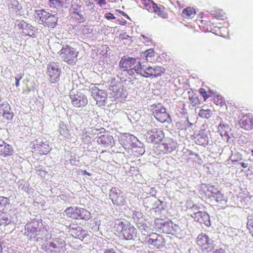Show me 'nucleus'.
Masks as SVG:
<instances>
[{
	"label": "nucleus",
	"mask_w": 253,
	"mask_h": 253,
	"mask_svg": "<svg viewBox=\"0 0 253 253\" xmlns=\"http://www.w3.org/2000/svg\"><path fill=\"white\" fill-rule=\"evenodd\" d=\"M119 66L124 71H126L128 75L132 76L136 73L140 74L142 65L137 62L136 59L132 57H123L121 58Z\"/></svg>",
	"instance_id": "7ed1b4c3"
},
{
	"label": "nucleus",
	"mask_w": 253,
	"mask_h": 253,
	"mask_svg": "<svg viewBox=\"0 0 253 253\" xmlns=\"http://www.w3.org/2000/svg\"><path fill=\"white\" fill-rule=\"evenodd\" d=\"M143 54L146 57V60L149 61L152 59V57L154 56V50L153 48H150L144 51Z\"/></svg>",
	"instance_id": "4c0bfd02"
},
{
	"label": "nucleus",
	"mask_w": 253,
	"mask_h": 253,
	"mask_svg": "<svg viewBox=\"0 0 253 253\" xmlns=\"http://www.w3.org/2000/svg\"><path fill=\"white\" fill-rule=\"evenodd\" d=\"M213 101L216 105L219 106H223L225 103V100L220 95L215 96L213 98Z\"/></svg>",
	"instance_id": "58836bf2"
},
{
	"label": "nucleus",
	"mask_w": 253,
	"mask_h": 253,
	"mask_svg": "<svg viewBox=\"0 0 253 253\" xmlns=\"http://www.w3.org/2000/svg\"><path fill=\"white\" fill-rule=\"evenodd\" d=\"M57 17L55 15L49 14L46 23L52 26L57 21Z\"/></svg>",
	"instance_id": "79ce46f5"
},
{
	"label": "nucleus",
	"mask_w": 253,
	"mask_h": 253,
	"mask_svg": "<svg viewBox=\"0 0 253 253\" xmlns=\"http://www.w3.org/2000/svg\"><path fill=\"white\" fill-rule=\"evenodd\" d=\"M50 13L43 9L36 10L35 13V18L40 24L47 22Z\"/></svg>",
	"instance_id": "412c9836"
},
{
	"label": "nucleus",
	"mask_w": 253,
	"mask_h": 253,
	"mask_svg": "<svg viewBox=\"0 0 253 253\" xmlns=\"http://www.w3.org/2000/svg\"><path fill=\"white\" fill-rule=\"evenodd\" d=\"M230 159L232 162H237L242 160V155L239 152H235L232 154Z\"/></svg>",
	"instance_id": "ea45409f"
},
{
	"label": "nucleus",
	"mask_w": 253,
	"mask_h": 253,
	"mask_svg": "<svg viewBox=\"0 0 253 253\" xmlns=\"http://www.w3.org/2000/svg\"><path fill=\"white\" fill-rule=\"evenodd\" d=\"M18 26L22 30L21 32L25 36H28L31 37H35V32L36 28L32 25L27 24L24 21H21L18 24Z\"/></svg>",
	"instance_id": "f3484780"
},
{
	"label": "nucleus",
	"mask_w": 253,
	"mask_h": 253,
	"mask_svg": "<svg viewBox=\"0 0 253 253\" xmlns=\"http://www.w3.org/2000/svg\"><path fill=\"white\" fill-rule=\"evenodd\" d=\"M114 230L119 237L126 240H133L137 235L136 228L127 221L116 223L114 225Z\"/></svg>",
	"instance_id": "f257e3e1"
},
{
	"label": "nucleus",
	"mask_w": 253,
	"mask_h": 253,
	"mask_svg": "<svg viewBox=\"0 0 253 253\" xmlns=\"http://www.w3.org/2000/svg\"><path fill=\"white\" fill-rule=\"evenodd\" d=\"M84 137H87V135H86V134H85V135H84V134H83V135H82L83 139H84Z\"/></svg>",
	"instance_id": "e2e57ef3"
},
{
	"label": "nucleus",
	"mask_w": 253,
	"mask_h": 253,
	"mask_svg": "<svg viewBox=\"0 0 253 253\" xmlns=\"http://www.w3.org/2000/svg\"><path fill=\"white\" fill-rule=\"evenodd\" d=\"M240 164L241 167L243 168H247L249 166L248 164L245 162H242L240 163Z\"/></svg>",
	"instance_id": "5fc2aeb1"
},
{
	"label": "nucleus",
	"mask_w": 253,
	"mask_h": 253,
	"mask_svg": "<svg viewBox=\"0 0 253 253\" xmlns=\"http://www.w3.org/2000/svg\"><path fill=\"white\" fill-rule=\"evenodd\" d=\"M202 214V218L200 219L199 223L204 224L207 226L209 227L211 225L210 217L208 213L206 211H203V213H201Z\"/></svg>",
	"instance_id": "7c9ffc66"
},
{
	"label": "nucleus",
	"mask_w": 253,
	"mask_h": 253,
	"mask_svg": "<svg viewBox=\"0 0 253 253\" xmlns=\"http://www.w3.org/2000/svg\"><path fill=\"white\" fill-rule=\"evenodd\" d=\"M105 17L108 20L115 19L116 18L114 15L110 12L106 13L105 14Z\"/></svg>",
	"instance_id": "a18cd8bd"
},
{
	"label": "nucleus",
	"mask_w": 253,
	"mask_h": 253,
	"mask_svg": "<svg viewBox=\"0 0 253 253\" xmlns=\"http://www.w3.org/2000/svg\"><path fill=\"white\" fill-rule=\"evenodd\" d=\"M212 14L213 17L217 19L223 20L227 18L225 13L221 9H217L213 11Z\"/></svg>",
	"instance_id": "2f4dec72"
},
{
	"label": "nucleus",
	"mask_w": 253,
	"mask_h": 253,
	"mask_svg": "<svg viewBox=\"0 0 253 253\" xmlns=\"http://www.w3.org/2000/svg\"><path fill=\"white\" fill-rule=\"evenodd\" d=\"M24 76L23 74L20 73L19 74H17L15 77V79L21 80Z\"/></svg>",
	"instance_id": "603ef678"
},
{
	"label": "nucleus",
	"mask_w": 253,
	"mask_h": 253,
	"mask_svg": "<svg viewBox=\"0 0 253 253\" xmlns=\"http://www.w3.org/2000/svg\"><path fill=\"white\" fill-rule=\"evenodd\" d=\"M95 1H97V0H95ZM97 2L100 6L105 5L106 3L105 0H98Z\"/></svg>",
	"instance_id": "864d4df0"
},
{
	"label": "nucleus",
	"mask_w": 253,
	"mask_h": 253,
	"mask_svg": "<svg viewBox=\"0 0 253 253\" xmlns=\"http://www.w3.org/2000/svg\"><path fill=\"white\" fill-rule=\"evenodd\" d=\"M203 213L202 211H198L197 212H194L193 214H191V217L193 218L195 221L199 222L200 219L202 218V214H200Z\"/></svg>",
	"instance_id": "37998d69"
},
{
	"label": "nucleus",
	"mask_w": 253,
	"mask_h": 253,
	"mask_svg": "<svg viewBox=\"0 0 253 253\" xmlns=\"http://www.w3.org/2000/svg\"><path fill=\"white\" fill-rule=\"evenodd\" d=\"M197 21L199 23V26L204 29L207 31L211 30V22L203 13L200 15Z\"/></svg>",
	"instance_id": "a211bd4d"
},
{
	"label": "nucleus",
	"mask_w": 253,
	"mask_h": 253,
	"mask_svg": "<svg viewBox=\"0 0 253 253\" xmlns=\"http://www.w3.org/2000/svg\"><path fill=\"white\" fill-rule=\"evenodd\" d=\"M116 11L120 14L126 17L128 19H130L129 17L123 11L119 9L116 10Z\"/></svg>",
	"instance_id": "de8ad7c7"
},
{
	"label": "nucleus",
	"mask_w": 253,
	"mask_h": 253,
	"mask_svg": "<svg viewBox=\"0 0 253 253\" xmlns=\"http://www.w3.org/2000/svg\"><path fill=\"white\" fill-rule=\"evenodd\" d=\"M199 116L203 118L209 119L212 115V112L210 109H201L199 113Z\"/></svg>",
	"instance_id": "72a5a7b5"
},
{
	"label": "nucleus",
	"mask_w": 253,
	"mask_h": 253,
	"mask_svg": "<svg viewBox=\"0 0 253 253\" xmlns=\"http://www.w3.org/2000/svg\"><path fill=\"white\" fill-rule=\"evenodd\" d=\"M153 227L158 232L172 235H176L179 229V226L170 220L161 218L155 219Z\"/></svg>",
	"instance_id": "f03ea898"
},
{
	"label": "nucleus",
	"mask_w": 253,
	"mask_h": 253,
	"mask_svg": "<svg viewBox=\"0 0 253 253\" xmlns=\"http://www.w3.org/2000/svg\"><path fill=\"white\" fill-rule=\"evenodd\" d=\"M47 74L50 81L54 83L57 81L61 73L59 66L56 63H50L47 66Z\"/></svg>",
	"instance_id": "2eb2a0df"
},
{
	"label": "nucleus",
	"mask_w": 253,
	"mask_h": 253,
	"mask_svg": "<svg viewBox=\"0 0 253 253\" xmlns=\"http://www.w3.org/2000/svg\"><path fill=\"white\" fill-rule=\"evenodd\" d=\"M189 99L190 103L193 107H196L200 103V100L196 94H191L189 96Z\"/></svg>",
	"instance_id": "f704fd0d"
},
{
	"label": "nucleus",
	"mask_w": 253,
	"mask_h": 253,
	"mask_svg": "<svg viewBox=\"0 0 253 253\" xmlns=\"http://www.w3.org/2000/svg\"><path fill=\"white\" fill-rule=\"evenodd\" d=\"M79 208L77 207H71L68 208L65 210V212L68 216L77 219L79 215Z\"/></svg>",
	"instance_id": "a878e982"
},
{
	"label": "nucleus",
	"mask_w": 253,
	"mask_h": 253,
	"mask_svg": "<svg viewBox=\"0 0 253 253\" xmlns=\"http://www.w3.org/2000/svg\"><path fill=\"white\" fill-rule=\"evenodd\" d=\"M165 72L166 69L163 66L147 67L142 65L139 74L145 78H157L162 76Z\"/></svg>",
	"instance_id": "20e7f679"
},
{
	"label": "nucleus",
	"mask_w": 253,
	"mask_h": 253,
	"mask_svg": "<svg viewBox=\"0 0 253 253\" xmlns=\"http://www.w3.org/2000/svg\"><path fill=\"white\" fill-rule=\"evenodd\" d=\"M10 222V220L5 214H0V224L6 225Z\"/></svg>",
	"instance_id": "a19ab883"
},
{
	"label": "nucleus",
	"mask_w": 253,
	"mask_h": 253,
	"mask_svg": "<svg viewBox=\"0 0 253 253\" xmlns=\"http://www.w3.org/2000/svg\"><path fill=\"white\" fill-rule=\"evenodd\" d=\"M196 14V10L193 7L188 6L184 8L182 12L181 16L184 19H192Z\"/></svg>",
	"instance_id": "5701e85b"
},
{
	"label": "nucleus",
	"mask_w": 253,
	"mask_h": 253,
	"mask_svg": "<svg viewBox=\"0 0 253 253\" xmlns=\"http://www.w3.org/2000/svg\"><path fill=\"white\" fill-rule=\"evenodd\" d=\"M53 4L62 5L63 1L62 0H49Z\"/></svg>",
	"instance_id": "49530a36"
},
{
	"label": "nucleus",
	"mask_w": 253,
	"mask_h": 253,
	"mask_svg": "<svg viewBox=\"0 0 253 253\" xmlns=\"http://www.w3.org/2000/svg\"><path fill=\"white\" fill-rule=\"evenodd\" d=\"M213 253H226L224 250L222 249H219L215 250Z\"/></svg>",
	"instance_id": "3c124183"
},
{
	"label": "nucleus",
	"mask_w": 253,
	"mask_h": 253,
	"mask_svg": "<svg viewBox=\"0 0 253 253\" xmlns=\"http://www.w3.org/2000/svg\"><path fill=\"white\" fill-rule=\"evenodd\" d=\"M152 113L158 121L165 123L168 121L169 116L163 105L158 104L152 106Z\"/></svg>",
	"instance_id": "423d86ee"
},
{
	"label": "nucleus",
	"mask_w": 253,
	"mask_h": 253,
	"mask_svg": "<svg viewBox=\"0 0 253 253\" xmlns=\"http://www.w3.org/2000/svg\"><path fill=\"white\" fill-rule=\"evenodd\" d=\"M207 189L208 193L206 194V196L211 200H212V198L219 192V190L213 185H209Z\"/></svg>",
	"instance_id": "cd10ccee"
},
{
	"label": "nucleus",
	"mask_w": 253,
	"mask_h": 253,
	"mask_svg": "<svg viewBox=\"0 0 253 253\" xmlns=\"http://www.w3.org/2000/svg\"><path fill=\"white\" fill-rule=\"evenodd\" d=\"M247 228L249 230L250 234L253 237V220H249L247 223Z\"/></svg>",
	"instance_id": "c03bdc74"
},
{
	"label": "nucleus",
	"mask_w": 253,
	"mask_h": 253,
	"mask_svg": "<svg viewBox=\"0 0 253 253\" xmlns=\"http://www.w3.org/2000/svg\"><path fill=\"white\" fill-rule=\"evenodd\" d=\"M40 232L39 222L38 220H34L27 223L25 226L24 234L31 239L35 238Z\"/></svg>",
	"instance_id": "9d476101"
},
{
	"label": "nucleus",
	"mask_w": 253,
	"mask_h": 253,
	"mask_svg": "<svg viewBox=\"0 0 253 253\" xmlns=\"http://www.w3.org/2000/svg\"><path fill=\"white\" fill-rule=\"evenodd\" d=\"M251 152H252V155L253 156V150H252L251 151Z\"/></svg>",
	"instance_id": "774afa93"
},
{
	"label": "nucleus",
	"mask_w": 253,
	"mask_h": 253,
	"mask_svg": "<svg viewBox=\"0 0 253 253\" xmlns=\"http://www.w3.org/2000/svg\"><path fill=\"white\" fill-rule=\"evenodd\" d=\"M16 82H15V85L16 86H18L19 85V80L15 79Z\"/></svg>",
	"instance_id": "13d9d810"
},
{
	"label": "nucleus",
	"mask_w": 253,
	"mask_h": 253,
	"mask_svg": "<svg viewBox=\"0 0 253 253\" xmlns=\"http://www.w3.org/2000/svg\"><path fill=\"white\" fill-rule=\"evenodd\" d=\"M0 114L9 120H11L13 117V114L11 111L10 106L7 103L0 104Z\"/></svg>",
	"instance_id": "6ab92c4d"
},
{
	"label": "nucleus",
	"mask_w": 253,
	"mask_h": 253,
	"mask_svg": "<svg viewBox=\"0 0 253 253\" xmlns=\"http://www.w3.org/2000/svg\"><path fill=\"white\" fill-rule=\"evenodd\" d=\"M195 142L199 145H206L208 143V137L204 130H202L194 137Z\"/></svg>",
	"instance_id": "aec40b11"
},
{
	"label": "nucleus",
	"mask_w": 253,
	"mask_h": 253,
	"mask_svg": "<svg viewBox=\"0 0 253 253\" xmlns=\"http://www.w3.org/2000/svg\"><path fill=\"white\" fill-rule=\"evenodd\" d=\"M148 243L159 249L165 245V239L162 236L152 233L146 238Z\"/></svg>",
	"instance_id": "ddd939ff"
},
{
	"label": "nucleus",
	"mask_w": 253,
	"mask_h": 253,
	"mask_svg": "<svg viewBox=\"0 0 253 253\" xmlns=\"http://www.w3.org/2000/svg\"><path fill=\"white\" fill-rule=\"evenodd\" d=\"M147 140L153 143H158L164 138L163 131L158 128H154L147 132Z\"/></svg>",
	"instance_id": "4468645a"
},
{
	"label": "nucleus",
	"mask_w": 253,
	"mask_h": 253,
	"mask_svg": "<svg viewBox=\"0 0 253 253\" xmlns=\"http://www.w3.org/2000/svg\"><path fill=\"white\" fill-rule=\"evenodd\" d=\"M141 3L144 8L151 12L156 3L151 0H141Z\"/></svg>",
	"instance_id": "c756f323"
},
{
	"label": "nucleus",
	"mask_w": 253,
	"mask_h": 253,
	"mask_svg": "<svg viewBox=\"0 0 253 253\" xmlns=\"http://www.w3.org/2000/svg\"><path fill=\"white\" fill-rule=\"evenodd\" d=\"M213 199H214L217 203L222 204L226 202V199L223 194H222L220 191L214 196L213 198H212V200Z\"/></svg>",
	"instance_id": "e433bc0d"
},
{
	"label": "nucleus",
	"mask_w": 253,
	"mask_h": 253,
	"mask_svg": "<svg viewBox=\"0 0 253 253\" xmlns=\"http://www.w3.org/2000/svg\"><path fill=\"white\" fill-rule=\"evenodd\" d=\"M109 198L114 205L117 206H123L126 203V197L123 192L116 187L111 189L109 193Z\"/></svg>",
	"instance_id": "39448f33"
},
{
	"label": "nucleus",
	"mask_w": 253,
	"mask_h": 253,
	"mask_svg": "<svg viewBox=\"0 0 253 253\" xmlns=\"http://www.w3.org/2000/svg\"><path fill=\"white\" fill-rule=\"evenodd\" d=\"M70 97L72 104L76 108H83L88 103V100L86 96L80 92H77L76 94H70Z\"/></svg>",
	"instance_id": "1a4fd4ad"
},
{
	"label": "nucleus",
	"mask_w": 253,
	"mask_h": 253,
	"mask_svg": "<svg viewBox=\"0 0 253 253\" xmlns=\"http://www.w3.org/2000/svg\"><path fill=\"white\" fill-rule=\"evenodd\" d=\"M192 209H194V210H198L200 209L199 207L196 205L193 206Z\"/></svg>",
	"instance_id": "4d7b16f0"
},
{
	"label": "nucleus",
	"mask_w": 253,
	"mask_h": 253,
	"mask_svg": "<svg viewBox=\"0 0 253 253\" xmlns=\"http://www.w3.org/2000/svg\"><path fill=\"white\" fill-rule=\"evenodd\" d=\"M37 147L39 146L40 148H42L43 145H45L46 147H45V149H40V151L42 152L43 154H46L49 152L50 150V148L49 147L48 142L45 139L39 138L35 141V144Z\"/></svg>",
	"instance_id": "b1692460"
},
{
	"label": "nucleus",
	"mask_w": 253,
	"mask_h": 253,
	"mask_svg": "<svg viewBox=\"0 0 253 253\" xmlns=\"http://www.w3.org/2000/svg\"><path fill=\"white\" fill-rule=\"evenodd\" d=\"M63 49V47H62V48H61V50H60V52L61 53V54H62V53H63V52H62Z\"/></svg>",
	"instance_id": "0e129e2a"
},
{
	"label": "nucleus",
	"mask_w": 253,
	"mask_h": 253,
	"mask_svg": "<svg viewBox=\"0 0 253 253\" xmlns=\"http://www.w3.org/2000/svg\"><path fill=\"white\" fill-rule=\"evenodd\" d=\"M82 173L84 175H87L88 176H90L91 174L86 171L85 170H82Z\"/></svg>",
	"instance_id": "6e6d98bb"
},
{
	"label": "nucleus",
	"mask_w": 253,
	"mask_h": 253,
	"mask_svg": "<svg viewBox=\"0 0 253 253\" xmlns=\"http://www.w3.org/2000/svg\"><path fill=\"white\" fill-rule=\"evenodd\" d=\"M4 207V206H2V204L0 202V211L3 210Z\"/></svg>",
	"instance_id": "bf43d9fd"
},
{
	"label": "nucleus",
	"mask_w": 253,
	"mask_h": 253,
	"mask_svg": "<svg viewBox=\"0 0 253 253\" xmlns=\"http://www.w3.org/2000/svg\"><path fill=\"white\" fill-rule=\"evenodd\" d=\"M126 21H124V23H122V25H125L126 24Z\"/></svg>",
	"instance_id": "69168bd1"
},
{
	"label": "nucleus",
	"mask_w": 253,
	"mask_h": 253,
	"mask_svg": "<svg viewBox=\"0 0 253 253\" xmlns=\"http://www.w3.org/2000/svg\"><path fill=\"white\" fill-rule=\"evenodd\" d=\"M13 150L12 147L8 144L2 141H0V155L6 156L12 155Z\"/></svg>",
	"instance_id": "4be33fe9"
},
{
	"label": "nucleus",
	"mask_w": 253,
	"mask_h": 253,
	"mask_svg": "<svg viewBox=\"0 0 253 253\" xmlns=\"http://www.w3.org/2000/svg\"><path fill=\"white\" fill-rule=\"evenodd\" d=\"M95 99L97 101L98 100V99H99L98 97L97 96H96Z\"/></svg>",
	"instance_id": "338daca9"
},
{
	"label": "nucleus",
	"mask_w": 253,
	"mask_h": 253,
	"mask_svg": "<svg viewBox=\"0 0 253 253\" xmlns=\"http://www.w3.org/2000/svg\"><path fill=\"white\" fill-rule=\"evenodd\" d=\"M164 9L165 8L164 6H163V7L158 6L157 4L156 3L155 5L153 8L151 12H154L159 17L162 18L166 19L168 17V14L165 11Z\"/></svg>",
	"instance_id": "393cba45"
},
{
	"label": "nucleus",
	"mask_w": 253,
	"mask_h": 253,
	"mask_svg": "<svg viewBox=\"0 0 253 253\" xmlns=\"http://www.w3.org/2000/svg\"><path fill=\"white\" fill-rule=\"evenodd\" d=\"M38 174L40 175L41 176L44 177L46 174V172L43 170L39 169L38 170Z\"/></svg>",
	"instance_id": "8fccbe9b"
},
{
	"label": "nucleus",
	"mask_w": 253,
	"mask_h": 253,
	"mask_svg": "<svg viewBox=\"0 0 253 253\" xmlns=\"http://www.w3.org/2000/svg\"><path fill=\"white\" fill-rule=\"evenodd\" d=\"M78 212V219L87 220L91 217L90 212L85 209L79 208Z\"/></svg>",
	"instance_id": "bb28decb"
},
{
	"label": "nucleus",
	"mask_w": 253,
	"mask_h": 253,
	"mask_svg": "<svg viewBox=\"0 0 253 253\" xmlns=\"http://www.w3.org/2000/svg\"><path fill=\"white\" fill-rule=\"evenodd\" d=\"M68 229L70 235L81 240H83L87 235V232L77 224H71L68 226Z\"/></svg>",
	"instance_id": "6e6552de"
},
{
	"label": "nucleus",
	"mask_w": 253,
	"mask_h": 253,
	"mask_svg": "<svg viewBox=\"0 0 253 253\" xmlns=\"http://www.w3.org/2000/svg\"><path fill=\"white\" fill-rule=\"evenodd\" d=\"M112 139V137L111 136L103 134L98 138L97 142L99 144L107 146L111 143Z\"/></svg>",
	"instance_id": "c85d7f7f"
},
{
	"label": "nucleus",
	"mask_w": 253,
	"mask_h": 253,
	"mask_svg": "<svg viewBox=\"0 0 253 253\" xmlns=\"http://www.w3.org/2000/svg\"><path fill=\"white\" fill-rule=\"evenodd\" d=\"M238 122L240 127L244 129L251 130L253 129V116L252 114L242 115Z\"/></svg>",
	"instance_id": "9b49d317"
},
{
	"label": "nucleus",
	"mask_w": 253,
	"mask_h": 253,
	"mask_svg": "<svg viewBox=\"0 0 253 253\" xmlns=\"http://www.w3.org/2000/svg\"><path fill=\"white\" fill-rule=\"evenodd\" d=\"M197 242L203 251L208 250L212 248V242L205 234H200L198 236Z\"/></svg>",
	"instance_id": "dca6fc26"
},
{
	"label": "nucleus",
	"mask_w": 253,
	"mask_h": 253,
	"mask_svg": "<svg viewBox=\"0 0 253 253\" xmlns=\"http://www.w3.org/2000/svg\"><path fill=\"white\" fill-rule=\"evenodd\" d=\"M78 53L74 48L67 46L64 48V61L70 65L75 64Z\"/></svg>",
	"instance_id": "f8f14e48"
},
{
	"label": "nucleus",
	"mask_w": 253,
	"mask_h": 253,
	"mask_svg": "<svg viewBox=\"0 0 253 253\" xmlns=\"http://www.w3.org/2000/svg\"><path fill=\"white\" fill-rule=\"evenodd\" d=\"M45 147H46V146H45V145H43L42 147V148H41V149H45Z\"/></svg>",
	"instance_id": "680f3d73"
},
{
	"label": "nucleus",
	"mask_w": 253,
	"mask_h": 253,
	"mask_svg": "<svg viewBox=\"0 0 253 253\" xmlns=\"http://www.w3.org/2000/svg\"><path fill=\"white\" fill-rule=\"evenodd\" d=\"M229 130V126L227 124H220L218 126V131L222 136L228 135Z\"/></svg>",
	"instance_id": "473e14b6"
},
{
	"label": "nucleus",
	"mask_w": 253,
	"mask_h": 253,
	"mask_svg": "<svg viewBox=\"0 0 253 253\" xmlns=\"http://www.w3.org/2000/svg\"><path fill=\"white\" fill-rule=\"evenodd\" d=\"M3 248L2 247L1 242L0 241V253L2 252Z\"/></svg>",
	"instance_id": "052dcab7"
},
{
	"label": "nucleus",
	"mask_w": 253,
	"mask_h": 253,
	"mask_svg": "<svg viewBox=\"0 0 253 253\" xmlns=\"http://www.w3.org/2000/svg\"><path fill=\"white\" fill-rule=\"evenodd\" d=\"M104 253H116L113 249H108L104 251Z\"/></svg>",
	"instance_id": "09e8293b"
},
{
	"label": "nucleus",
	"mask_w": 253,
	"mask_h": 253,
	"mask_svg": "<svg viewBox=\"0 0 253 253\" xmlns=\"http://www.w3.org/2000/svg\"><path fill=\"white\" fill-rule=\"evenodd\" d=\"M199 92L200 94L203 97L205 101L214 94L212 90H209V92H207L206 89L203 88H201L199 89Z\"/></svg>",
	"instance_id": "c9c22d12"
},
{
	"label": "nucleus",
	"mask_w": 253,
	"mask_h": 253,
	"mask_svg": "<svg viewBox=\"0 0 253 253\" xmlns=\"http://www.w3.org/2000/svg\"><path fill=\"white\" fill-rule=\"evenodd\" d=\"M176 148V143L171 138L165 139L163 143L157 147L159 154H165L171 153Z\"/></svg>",
	"instance_id": "0eeeda50"
}]
</instances>
